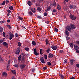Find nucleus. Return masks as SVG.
<instances>
[{
  "instance_id": "f257e3e1",
  "label": "nucleus",
  "mask_w": 79,
  "mask_h": 79,
  "mask_svg": "<svg viewBox=\"0 0 79 79\" xmlns=\"http://www.w3.org/2000/svg\"><path fill=\"white\" fill-rule=\"evenodd\" d=\"M21 49L19 47L18 48L16 51L15 52V54H17V55L19 54V53Z\"/></svg>"
},
{
  "instance_id": "f03ea898",
  "label": "nucleus",
  "mask_w": 79,
  "mask_h": 79,
  "mask_svg": "<svg viewBox=\"0 0 79 79\" xmlns=\"http://www.w3.org/2000/svg\"><path fill=\"white\" fill-rule=\"evenodd\" d=\"M70 18L73 20H75V19H76V16L73 15H70Z\"/></svg>"
},
{
  "instance_id": "7ed1b4c3",
  "label": "nucleus",
  "mask_w": 79,
  "mask_h": 79,
  "mask_svg": "<svg viewBox=\"0 0 79 79\" xmlns=\"http://www.w3.org/2000/svg\"><path fill=\"white\" fill-rule=\"evenodd\" d=\"M66 29L67 30L69 31H70V32H71L72 29L71 28V27L70 26H66Z\"/></svg>"
},
{
  "instance_id": "20e7f679",
  "label": "nucleus",
  "mask_w": 79,
  "mask_h": 79,
  "mask_svg": "<svg viewBox=\"0 0 79 79\" xmlns=\"http://www.w3.org/2000/svg\"><path fill=\"white\" fill-rule=\"evenodd\" d=\"M3 45H4V46H6V48H8V44L6 43V42H4L3 43Z\"/></svg>"
},
{
  "instance_id": "39448f33",
  "label": "nucleus",
  "mask_w": 79,
  "mask_h": 79,
  "mask_svg": "<svg viewBox=\"0 0 79 79\" xmlns=\"http://www.w3.org/2000/svg\"><path fill=\"white\" fill-rule=\"evenodd\" d=\"M70 26L71 27V29H76V27L74 25L71 24L70 25Z\"/></svg>"
},
{
  "instance_id": "423d86ee",
  "label": "nucleus",
  "mask_w": 79,
  "mask_h": 79,
  "mask_svg": "<svg viewBox=\"0 0 79 79\" xmlns=\"http://www.w3.org/2000/svg\"><path fill=\"white\" fill-rule=\"evenodd\" d=\"M40 61L42 63H45V61L44 60V58H43V57H42L40 58Z\"/></svg>"
},
{
  "instance_id": "0eeeda50",
  "label": "nucleus",
  "mask_w": 79,
  "mask_h": 79,
  "mask_svg": "<svg viewBox=\"0 0 79 79\" xmlns=\"http://www.w3.org/2000/svg\"><path fill=\"white\" fill-rule=\"evenodd\" d=\"M26 66L25 64H22L20 65V68L21 69H23Z\"/></svg>"
},
{
  "instance_id": "6e6552de",
  "label": "nucleus",
  "mask_w": 79,
  "mask_h": 79,
  "mask_svg": "<svg viewBox=\"0 0 79 79\" xmlns=\"http://www.w3.org/2000/svg\"><path fill=\"white\" fill-rule=\"evenodd\" d=\"M63 8L64 10H67L68 9V6H64Z\"/></svg>"
},
{
  "instance_id": "1a4fd4ad",
  "label": "nucleus",
  "mask_w": 79,
  "mask_h": 79,
  "mask_svg": "<svg viewBox=\"0 0 79 79\" xmlns=\"http://www.w3.org/2000/svg\"><path fill=\"white\" fill-rule=\"evenodd\" d=\"M53 55L51 53H50L48 57V58H52L53 57Z\"/></svg>"
},
{
  "instance_id": "9d476101",
  "label": "nucleus",
  "mask_w": 79,
  "mask_h": 79,
  "mask_svg": "<svg viewBox=\"0 0 79 79\" xmlns=\"http://www.w3.org/2000/svg\"><path fill=\"white\" fill-rule=\"evenodd\" d=\"M74 48L75 50H79V47L77 45H74Z\"/></svg>"
},
{
  "instance_id": "9b49d317",
  "label": "nucleus",
  "mask_w": 79,
  "mask_h": 79,
  "mask_svg": "<svg viewBox=\"0 0 79 79\" xmlns=\"http://www.w3.org/2000/svg\"><path fill=\"white\" fill-rule=\"evenodd\" d=\"M52 48L53 50H56V49H57V47L56 46H52Z\"/></svg>"
},
{
  "instance_id": "f8f14e48",
  "label": "nucleus",
  "mask_w": 79,
  "mask_h": 79,
  "mask_svg": "<svg viewBox=\"0 0 79 79\" xmlns=\"http://www.w3.org/2000/svg\"><path fill=\"white\" fill-rule=\"evenodd\" d=\"M13 37H14V35H13V34H12L11 35H10V36L9 38L10 40H11V39H12Z\"/></svg>"
},
{
  "instance_id": "ddd939ff",
  "label": "nucleus",
  "mask_w": 79,
  "mask_h": 79,
  "mask_svg": "<svg viewBox=\"0 0 79 79\" xmlns=\"http://www.w3.org/2000/svg\"><path fill=\"white\" fill-rule=\"evenodd\" d=\"M2 75L3 76H4V77H6L7 73H6L3 72L2 74Z\"/></svg>"
},
{
  "instance_id": "4468645a",
  "label": "nucleus",
  "mask_w": 79,
  "mask_h": 79,
  "mask_svg": "<svg viewBox=\"0 0 79 79\" xmlns=\"http://www.w3.org/2000/svg\"><path fill=\"white\" fill-rule=\"evenodd\" d=\"M65 34L66 35L68 36L69 35V33L68 31H65Z\"/></svg>"
},
{
  "instance_id": "2eb2a0df",
  "label": "nucleus",
  "mask_w": 79,
  "mask_h": 79,
  "mask_svg": "<svg viewBox=\"0 0 79 79\" xmlns=\"http://www.w3.org/2000/svg\"><path fill=\"white\" fill-rule=\"evenodd\" d=\"M37 10L38 11H40L42 10V8L40 7H38L37 8Z\"/></svg>"
},
{
  "instance_id": "dca6fc26",
  "label": "nucleus",
  "mask_w": 79,
  "mask_h": 79,
  "mask_svg": "<svg viewBox=\"0 0 79 79\" xmlns=\"http://www.w3.org/2000/svg\"><path fill=\"white\" fill-rule=\"evenodd\" d=\"M9 9L10 10H13V7L12 6H10L9 7Z\"/></svg>"
},
{
  "instance_id": "f3484780",
  "label": "nucleus",
  "mask_w": 79,
  "mask_h": 79,
  "mask_svg": "<svg viewBox=\"0 0 79 79\" xmlns=\"http://www.w3.org/2000/svg\"><path fill=\"white\" fill-rule=\"evenodd\" d=\"M21 55H20L19 56V57H18V60H19V61H21Z\"/></svg>"
},
{
  "instance_id": "a211bd4d",
  "label": "nucleus",
  "mask_w": 79,
  "mask_h": 79,
  "mask_svg": "<svg viewBox=\"0 0 79 79\" xmlns=\"http://www.w3.org/2000/svg\"><path fill=\"white\" fill-rule=\"evenodd\" d=\"M57 8L58 10H61V6H60L58 5L57 6Z\"/></svg>"
},
{
  "instance_id": "6ab92c4d",
  "label": "nucleus",
  "mask_w": 79,
  "mask_h": 79,
  "mask_svg": "<svg viewBox=\"0 0 79 79\" xmlns=\"http://www.w3.org/2000/svg\"><path fill=\"white\" fill-rule=\"evenodd\" d=\"M8 64L7 66V68H9V66H10V60H9Z\"/></svg>"
},
{
  "instance_id": "aec40b11",
  "label": "nucleus",
  "mask_w": 79,
  "mask_h": 79,
  "mask_svg": "<svg viewBox=\"0 0 79 79\" xmlns=\"http://www.w3.org/2000/svg\"><path fill=\"white\" fill-rule=\"evenodd\" d=\"M27 4H28V5H29V6H31V5H32V3H31V2L30 1H28L27 2Z\"/></svg>"
},
{
  "instance_id": "412c9836",
  "label": "nucleus",
  "mask_w": 79,
  "mask_h": 79,
  "mask_svg": "<svg viewBox=\"0 0 79 79\" xmlns=\"http://www.w3.org/2000/svg\"><path fill=\"white\" fill-rule=\"evenodd\" d=\"M15 67H16L17 68H19V65L18 64H16L15 65Z\"/></svg>"
},
{
  "instance_id": "4be33fe9",
  "label": "nucleus",
  "mask_w": 79,
  "mask_h": 79,
  "mask_svg": "<svg viewBox=\"0 0 79 79\" xmlns=\"http://www.w3.org/2000/svg\"><path fill=\"white\" fill-rule=\"evenodd\" d=\"M31 10L32 11V12H33V13H35V9L34 8V9H31Z\"/></svg>"
},
{
  "instance_id": "5701e85b",
  "label": "nucleus",
  "mask_w": 79,
  "mask_h": 79,
  "mask_svg": "<svg viewBox=\"0 0 79 79\" xmlns=\"http://www.w3.org/2000/svg\"><path fill=\"white\" fill-rule=\"evenodd\" d=\"M69 45L70 47H71L73 48V47H74V44H73L72 43L70 44Z\"/></svg>"
},
{
  "instance_id": "b1692460",
  "label": "nucleus",
  "mask_w": 79,
  "mask_h": 79,
  "mask_svg": "<svg viewBox=\"0 0 79 79\" xmlns=\"http://www.w3.org/2000/svg\"><path fill=\"white\" fill-rule=\"evenodd\" d=\"M32 43L33 45H36V43H35V42L34 41H33L32 42Z\"/></svg>"
},
{
  "instance_id": "393cba45",
  "label": "nucleus",
  "mask_w": 79,
  "mask_h": 79,
  "mask_svg": "<svg viewBox=\"0 0 79 79\" xmlns=\"http://www.w3.org/2000/svg\"><path fill=\"white\" fill-rule=\"evenodd\" d=\"M12 72L14 74H16V71L15 70L12 71Z\"/></svg>"
},
{
  "instance_id": "a878e982",
  "label": "nucleus",
  "mask_w": 79,
  "mask_h": 79,
  "mask_svg": "<svg viewBox=\"0 0 79 79\" xmlns=\"http://www.w3.org/2000/svg\"><path fill=\"white\" fill-rule=\"evenodd\" d=\"M60 77H61L62 79H63V78H64V76H63L61 74H60Z\"/></svg>"
},
{
  "instance_id": "bb28decb",
  "label": "nucleus",
  "mask_w": 79,
  "mask_h": 79,
  "mask_svg": "<svg viewBox=\"0 0 79 79\" xmlns=\"http://www.w3.org/2000/svg\"><path fill=\"white\" fill-rule=\"evenodd\" d=\"M51 8V7L50 6H49L48 7V8H47V10L48 11H49L50 10Z\"/></svg>"
},
{
  "instance_id": "cd10ccee",
  "label": "nucleus",
  "mask_w": 79,
  "mask_h": 79,
  "mask_svg": "<svg viewBox=\"0 0 79 79\" xmlns=\"http://www.w3.org/2000/svg\"><path fill=\"white\" fill-rule=\"evenodd\" d=\"M7 27L9 28V29H11V27L10 25H7Z\"/></svg>"
},
{
  "instance_id": "c85d7f7f",
  "label": "nucleus",
  "mask_w": 79,
  "mask_h": 79,
  "mask_svg": "<svg viewBox=\"0 0 79 79\" xmlns=\"http://www.w3.org/2000/svg\"><path fill=\"white\" fill-rule=\"evenodd\" d=\"M50 51V48H49L47 50V53H49V52Z\"/></svg>"
},
{
  "instance_id": "c756f323",
  "label": "nucleus",
  "mask_w": 79,
  "mask_h": 79,
  "mask_svg": "<svg viewBox=\"0 0 79 79\" xmlns=\"http://www.w3.org/2000/svg\"><path fill=\"white\" fill-rule=\"evenodd\" d=\"M46 40V44H48V43L49 42V41H48V40L47 39Z\"/></svg>"
},
{
  "instance_id": "7c9ffc66",
  "label": "nucleus",
  "mask_w": 79,
  "mask_h": 79,
  "mask_svg": "<svg viewBox=\"0 0 79 79\" xmlns=\"http://www.w3.org/2000/svg\"><path fill=\"white\" fill-rule=\"evenodd\" d=\"M70 62L71 64H73V60H70Z\"/></svg>"
},
{
  "instance_id": "2f4dec72",
  "label": "nucleus",
  "mask_w": 79,
  "mask_h": 79,
  "mask_svg": "<svg viewBox=\"0 0 79 79\" xmlns=\"http://www.w3.org/2000/svg\"><path fill=\"white\" fill-rule=\"evenodd\" d=\"M69 8H70V9H73V5H70L69 6Z\"/></svg>"
},
{
  "instance_id": "473e14b6",
  "label": "nucleus",
  "mask_w": 79,
  "mask_h": 79,
  "mask_svg": "<svg viewBox=\"0 0 79 79\" xmlns=\"http://www.w3.org/2000/svg\"><path fill=\"white\" fill-rule=\"evenodd\" d=\"M18 44L19 47H21V43L19 42L18 43Z\"/></svg>"
},
{
  "instance_id": "72a5a7b5",
  "label": "nucleus",
  "mask_w": 79,
  "mask_h": 79,
  "mask_svg": "<svg viewBox=\"0 0 79 79\" xmlns=\"http://www.w3.org/2000/svg\"><path fill=\"white\" fill-rule=\"evenodd\" d=\"M3 31V28L0 27V32H2Z\"/></svg>"
},
{
  "instance_id": "f704fd0d",
  "label": "nucleus",
  "mask_w": 79,
  "mask_h": 79,
  "mask_svg": "<svg viewBox=\"0 0 79 79\" xmlns=\"http://www.w3.org/2000/svg\"><path fill=\"white\" fill-rule=\"evenodd\" d=\"M54 31L56 32H58V30L56 28H55Z\"/></svg>"
},
{
  "instance_id": "c9c22d12",
  "label": "nucleus",
  "mask_w": 79,
  "mask_h": 79,
  "mask_svg": "<svg viewBox=\"0 0 79 79\" xmlns=\"http://www.w3.org/2000/svg\"><path fill=\"white\" fill-rule=\"evenodd\" d=\"M5 3V1H4L2 3V5H4Z\"/></svg>"
},
{
  "instance_id": "e433bc0d",
  "label": "nucleus",
  "mask_w": 79,
  "mask_h": 79,
  "mask_svg": "<svg viewBox=\"0 0 79 79\" xmlns=\"http://www.w3.org/2000/svg\"><path fill=\"white\" fill-rule=\"evenodd\" d=\"M42 49H40V55H42Z\"/></svg>"
},
{
  "instance_id": "4c0bfd02",
  "label": "nucleus",
  "mask_w": 79,
  "mask_h": 79,
  "mask_svg": "<svg viewBox=\"0 0 79 79\" xmlns=\"http://www.w3.org/2000/svg\"><path fill=\"white\" fill-rule=\"evenodd\" d=\"M44 58L46 60H47V55H45L44 56Z\"/></svg>"
},
{
  "instance_id": "58836bf2",
  "label": "nucleus",
  "mask_w": 79,
  "mask_h": 79,
  "mask_svg": "<svg viewBox=\"0 0 79 79\" xmlns=\"http://www.w3.org/2000/svg\"><path fill=\"white\" fill-rule=\"evenodd\" d=\"M25 50H26V51H29V48H25Z\"/></svg>"
},
{
  "instance_id": "ea45409f",
  "label": "nucleus",
  "mask_w": 79,
  "mask_h": 79,
  "mask_svg": "<svg viewBox=\"0 0 79 79\" xmlns=\"http://www.w3.org/2000/svg\"><path fill=\"white\" fill-rule=\"evenodd\" d=\"M15 37H18L19 36V35L17 33L15 34Z\"/></svg>"
},
{
  "instance_id": "a19ab883",
  "label": "nucleus",
  "mask_w": 79,
  "mask_h": 79,
  "mask_svg": "<svg viewBox=\"0 0 79 79\" xmlns=\"http://www.w3.org/2000/svg\"><path fill=\"white\" fill-rule=\"evenodd\" d=\"M47 64L48 65H49V66H50L51 65V63H50V62H47Z\"/></svg>"
},
{
  "instance_id": "79ce46f5",
  "label": "nucleus",
  "mask_w": 79,
  "mask_h": 79,
  "mask_svg": "<svg viewBox=\"0 0 79 79\" xmlns=\"http://www.w3.org/2000/svg\"><path fill=\"white\" fill-rule=\"evenodd\" d=\"M25 61V58H24V57H23L22 58V61Z\"/></svg>"
},
{
  "instance_id": "37998d69",
  "label": "nucleus",
  "mask_w": 79,
  "mask_h": 79,
  "mask_svg": "<svg viewBox=\"0 0 79 79\" xmlns=\"http://www.w3.org/2000/svg\"><path fill=\"white\" fill-rule=\"evenodd\" d=\"M34 54L36 56H37V55H39V53H38L37 52H35V53H34Z\"/></svg>"
},
{
  "instance_id": "c03bdc74",
  "label": "nucleus",
  "mask_w": 79,
  "mask_h": 79,
  "mask_svg": "<svg viewBox=\"0 0 79 79\" xmlns=\"http://www.w3.org/2000/svg\"><path fill=\"white\" fill-rule=\"evenodd\" d=\"M37 52V50H36V48H35L34 50V53Z\"/></svg>"
},
{
  "instance_id": "a18cd8bd",
  "label": "nucleus",
  "mask_w": 79,
  "mask_h": 79,
  "mask_svg": "<svg viewBox=\"0 0 79 79\" xmlns=\"http://www.w3.org/2000/svg\"><path fill=\"white\" fill-rule=\"evenodd\" d=\"M19 19H20V20H21L22 21V20H23V18H22L21 17H19Z\"/></svg>"
},
{
  "instance_id": "49530a36",
  "label": "nucleus",
  "mask_w": 79,
  "mask_h": 79,
  "mask_svg": "<svg viewBox=\"0 0 79 79\" xmlns=\"http://www.w3.org/2000/svg\"><path fill=\"white\" fill-rule=\"evenodd\" d=\"M29 14L30 15H32V12H31V11H30L29 12Z\"/></svg>"
},
{
  "instance_id": "de8ad7c7",
  "label": "nucleus",
  "mask_w": 79,
  "mask_h": 79,
  "mask_svg": "<svg viewBox=\"0 0 79 79\" xmlns=\"http://www.w3.org/2000/svg\"><path fill=\"white\" fill-rule=\"evenodd\" d=\"M47 12H45V13H44V16H47Z\"/></svg>"
},
{
  "instance_id": "09e8293b",
  "label": "nucleus",
  "mask_w": 79,
  "mask_h": 79,
  "mask_svg": "<svg viewBox=\"0 0 79 79\" xmlns=\"http://www.w3.org/2000/svg\"><path fill=\"white\" fill-rule=\"evenodd\" d=\"M67 40H69L70 39V38L69 37H68V36H67Z\"/></svg>"
},
{
  "instance_id": "8fccbe9b",
  "label": "nucleus",
  "mask_w": 79,
  "mask_h": 79,
  "mask_svg": "<svg viewBox=\"0 0 79 79\" xmlns=\"http://www.w3.org/2000/svg\"><path fill=\"white\" fill-rule=\"evenodd\" d=\"M3 40H0V44H2L3 43Z\"/></svg>"
},
{
  "instance_id": "3c124183",
  "label": "nucleus",
  "mask_w": 79,
  "mask_h": 79,
  "mask_svg": "<svg viewBox=\"0 0 79 79\" xmlns=\"http://www.w3.org/2000/svg\"><path fill=\"white\" fill-rule=\"evenodd\" d=\"M7 11L8 13H10L11 12V10H7Z\"/></svg>"
},
{
  "instance_id": "603ef678",
  "label": "nucleus",
  "mask_w": 79,
  "mask_h": 79,
  "mask_svg": "<svg viewBox=\"0 0 79 79\" xmlns=\"http://www.w3.org/2000/svg\"><path fill=\"white\" fill-rule=\"evenodd\" d=\"M3 35L4 37H5V32H3Z\"/></svg>"
},
{
  "instance_id": "864d4df0",
  "label": "nucleus",
  "mask_w": 79,
  "mask_h": 79,
  "mask_svg": "<svg viewBox=\"0 0 79 79\" xmlns=\"http://www.w3.org/2000/svg\"><path fill=\"white\" fill-rule=\"evenodd\" d=\"M43 69H44V70H45L46 69H47V67H43Z\"/></svg>"
},
{
  "instance_id": "5fc2aeb1",
  "label": "nucleus",
  "mask_w": 79,
  "mask_h": 79,
  "mask_svg": "<svg viewBox=\"0 0 79 79\" xmlns=\"http://www.w3.org/2000/svg\"><path fill=\"white\" fill-rule=\"evenodd\" d=\"M76 66H77V68H79V64H76Z\"/></svg>"
},
{
  "instance_id": "6e6d98bb",
  "label": "nucleus",
  "mask_w": 79,
  "mask_h": 79,
  "mask_svg": "<svg viewBox=\"0 0 79 79\" xmlns=\"http://www.w3.org/2000/svg\"><path fill=\"white\" fill-rule=\"evenodd\" d=\"M9 2V1L6 0V4H7V3H8Z\"/></svg>"
},
{
  "instance_id": "4d7b16f0",
  "label": "nucleus",
  "mask_w": 79,
  "mask_h": 79,
  "mask_svg": "<svg viewBox=\"0 0 79 79\" xmlns=\"http://www.w3.org/2000/svg\"><path fill=\"white\" fill-rule=\"evenodd\" d=\"M70 79H75V78L73 77H72L70 78Z\"/></svg>"
},
{
  "instance_id": "13d9d810",
  "label": "nucleus",
  "mask_w": 79,
  "mask_h": 79,
  "mask_svg": "<svg viewBox=\"0 0 79 79\" xmlns=\"http://www.w3.org/2000/svg\"><path fill=\"white\" fill-rule=\"evenodd\" d=\"M53 5H54V6H56V2H54V3Z\"/></svg>"
},
{
  "instance_id": "bf43d9fd",
  "label": "nucleus",
  "mask_w": 79,
  "mask_h": 79,
  "mask_svg": "<svg viewBox=\"0 0 79 79\" xmlns=\"http://www.w3.org/2000/svg\"><path fill=\"white\" fill-rule=\"evenodd\" d=\"M2 60V58H1V55H0V61Z\"/></svg>"
},
{
  "instance_id": "052dcab7",
  "label": "nucleus",
  "mask_w": 79,
  "mask_h": 79,
  "mask_svg": "<svg viewBox=\"0 0 79 79\" xmlns=\"http://www.w3.org/2000/svg\"><path fill=\"white\" fill-rule=\"evenodd\" d=\"M64 63H67V60H64Z\"/></svg>"
},
{
  "instance_id": "680f3d73",
  "label": "nucleus",
  "mask_w": 79,
  "mask_h": 79,
  "mask_svg": "<svg viewBox=\"0 0 79 79\" xmlns=\"http://www.w3.org/2000/svg\"><path fill=\"white\" fill-rule=\"evenodd\" d=\"M38 1L40 2H42L44 0H37Z\"/></svg>"
},
{
  "instance_id": "e2e57ef3",
  "label": "nucleus",
  "mask_w": 79,
  "mask_h": 79,
  "mask_svg": "<svg viewBox=\"0 0 79 79\" xmlns=\"http://www.w3.org/2000/svg\"><path fill=\"white\" fill-rule=\"evenodd\" d=\"M60 53H63V51L62 50H60Z\"/></svg>"
},
{
  "instance_id": "0e129e2a",
  "label": "nucleus",
  "mask_w": 79,
  "mask_h": 79,
  "mask_svg": "<svg viewBox=\"0 0 79 79\" xmlns=\"http://www.w3.org/2000/svg\"><path fill=\"white\" fill-rule=\"evenodd\" d=\"M56 10H53V11H52V12H53H53H56Z\"/></svg>"
},
{
  "instance_id": "69168bd1",
  "label": "nucleus",
  "mask_w": 79,
  "mask_h": 79,
  "mask_svg": "<svg viewBox=\"0 0 79 79\" xmlns=\"http://www.w3.org/2000/svg\"><path fill=\"white\" fill-rule=\"evenodd\" d=\"M76 52L77 53H79V50L76 51Z\"/></svg>"
},
{
  "instance_id": "338daca9",
  "label": "nucleus",
  "mask_w": 79,
  "mask_h": 79,
  "mask_svg": "<svg viewBox=\"0 0 79 79\" xmlns=\"http://www.w3.org/2000/svg\"><path fill=\"white\" fill-rule=\"evenodd\" d=\"M7 22L8 23H10V20L8 19L7 20Z\"/></svg>"
},
{
  "instance_id": "774afa93",
  "label": "nucleus",
  "mask_w": 79,
  "mask_h": 79,
  "mask_svg": "<svg viewBox=\"0 0 79 79\" xmlns=\"http://www.w3.org/2000/svg\"><path fill=\"white\" fill-rule=\"evenodd\" d=\"M8 34H9V35H11V33L10 32H8Z\"/></svg>"
}]
</instances>
